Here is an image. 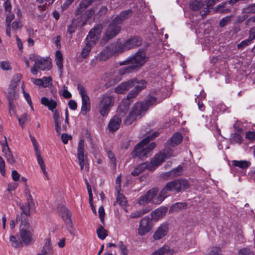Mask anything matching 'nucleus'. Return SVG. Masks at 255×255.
<instances>
[{
	"mask_svg": "<svg viewBox=\"0 0 255 255\" xmlns=\"http://www.w3.org/2000/svg\"><path fill=\"white\" fill-rule=\"evenodd\" d=\"M201 97V99H204L205 98V94L204 93H200V95L197 96V98L195 99L196 101L198 103V108L200 111H204L205 110V107L202 103V102L201 101L199 98Z\"/></svg>",
	"mask_w": 255,
	"mask_h": 255,
	"instance_id": "nucleus-51",
	"label": "nucleus"
},
{
	"mask_svg": "<svg viewBox=\"0 0 255 255\" xmlns=\"http://www.w3.org/2000/svg\"><path fill=\"white\" fill-rule=\"evenodd\" d=\"M148 138H144L138 143L134 147L131 153L132 157H138L140 160H143L151 156L152 150L156 147L155 142H152L149 144Z\"/></svg>",
	"mask_w": 255,
	"mask_h": 255,
	"instance_id": "nucleus-2",
	"label": "nucleus"
},
{
	"mask_svg": "<svg viewBox=\"0 0 255 255\" xmlns=\"http://www.w3.org/2000/svg\"><path fill=\"white\" fill-rule=\"evenodd\" d=\"M56 64L59 69L60 74H62L63 70V55L60 51H57L55 53Z\"/></svg>",
	"mask_w": 255,
	"mask_h": 255,
	"instance_id": "nucleus-33",
	"label": "nucleus"
},
{
	"mask_svg": "<svg viewBox=\"0 0 255 255\" xmlns=\"http://www.w3.org/2000/svg\"><path fill=\"white\" fill-rule=\"evenodd\" d=\"M190 187V184L185 178H180L168 182L160 192L157 202L161 203L168 196V192H175L178 193L184 191Z\"/></svg>",
	"mask_w": 255,
	"mask_h": 255,
	"instance_id": "nucleus-1",
	"label": "nucleus"
},
{
	"mask_svg": "<svg viewBox=\"0 0 255 255\" xmlns=\"http://www.w3.org/2000/svg\"><path fill=\"white\" fill-rule=\"evenodd\" d=\"M232 165L238 167L239 168L245 169L248 168L251 165V163L247 160H233L232 161Z\"/></svg>",
	"mask_w": 255,
	"mask_h": 255,
	"instance_id": "nucleus-35",
	"label": "nucleus"
},
{
	"mask_svg": "<svg viewBox=\"0 0 255 255\" xmlns=\"http://www.w3.org/2000/svg\"><path fill=\"white\" fill-rule=\"evenodd\" d=\"M158 192V188H152L149 190L144 195L139 197L137 203L140 205H144L148 203L157 195Z\"/></svg>",
	"mask_w": 255,
	"mask_h": 255,
	"instance_id": "nucleus-11",
	"label": "nucleus"
},
{
	"mask_svg": "<svg viewBox=\"0 0 255 255\" xmlns=\"http://www.w3.org/2000/svg\"><path fill=\"white\" fill-rule=\"evenodd\" d=\"M148 57L146 56L145 52L139 50L134 55L128 57L125 60L120 63V65L130 64L134 70L143 66L148 60Z\"/></svg>",
	"mask_w": 255,
	"mask_h": 255,
	"instance_id": "nucleus-5",
	"label": "nucleus"
},
{
	"mask_svg": "<svg viewBox=\"0 0 255 255\" xmlns=\"http://www.w3.org/2000/svg\"><path fill=\"white\" fill-rule=\"evenodd\" d=\"M98 238L101 240H104L108 236L107 231L102 226L100 225L97 230Z\"/></svg>",
	"mask_w": 255,
	"mask_h": 255,
	"instance_id": "nucleus-41",
	"label": "nucleus"
},
{
	"mask_svg": "<svg viewBox=\"0 0 255 255\" xmlns=\"http://www.w3.org/2000/svg\"><path fill=\"white\" fill-rule=\"evenodd\" d=\"M157 100L154 97L150 96L148 97L144 103V106H147V110L148 108L152 105H155L157 103Z\"/></svg>",
	"mask_w": 255,
	"mask_h": 255,
	"instance_id": "nucleus-49",
	"label": "nucleus"
},
{
	"mask_svg": "<svg viewBox=\"0 0 255 255\" xmlns=\"http://www.w3.org/2000/svg\"><path fill=\"white\" fill-rule=\"evenodd\" d=\"M144 212H141L140 210L138 211H136L133 213H131L129 216L130 218L131 219L138 218L144 215Z\"/></svg>",
	"mask_w": 255,
	"mask_h": 255,
	"instance_id": "nucleus-64",
	"label": "nucleus"
},
{
	"mask_svg": "<svg viewBox=\"0 0 255 255\" xmlns=\"http://www.w3.org/2000/svg\"><path fill=\"white\" fill-rule=\"evenodd\" d=\"M93 0H82L76 10L77 14L81 13L84 10L92 4Z\"/></svg>",
	"mask_w": 255,
	"mask_h": 255,
	"instance_id": "nucleus-37",
	"label": "nucleus"
},
{
	"mask_svg": "<svg viewBox=\"0 0 255 255\" xmlns=\"http://www.w3.org/2000/svg\"><path fill=\"white\" fill-rule=\"evenodd\" d=\"M222 251L220 247H213L210 248L205 255H221Z\"/></svg>",
	"mask_w": 255,
	"mask_h": 255,
	"instance_id": "nucleus-50",
	"label": "nucleus"
},
{
	"mask_svg": "<svg viewBox=\"0 0 255 255\" xmlns=\"http://www.w3.org/2000/svg\"><path fill=\"white\" fill-rule=\"evenodd\" d=\"M188 205L186 202H177L173 204L170 209L171 212H177L181 210H184L187 208Z\"/></svg>",
	"mask_w": 255,
	"mask_h": 255,
	"instance_id": "nucleus-34",
	"label": "nucleus"
},
{
	"mask_svg": "<svg viewBox=\"0 0 255 255\" xmlns=\"http://www.w3.org/2000/svg\"><path fill=\"white\" fill-rule=\"evenodd\" d=\"M122 80L121 76L119 75L115 68L111 69L106 76L105 81V86L107 88L113 86Z\"/></svg>",
	"mask_w": 255,
	"mask_h": 255,
	"instance_id": "nucleus-9",
	"label": "nucleus"
},
{
	"mask_svg": "<svg viewBox=\"0 0 255 255\" xmlns=\"http://www.w3.org/2000/svg\"><path fill=\"white\" fill-rule=\"evenodd\" d=\"M109 46L114 56L117 55L126 51L124 43H122L120 40L109 45Z\"/></svg>",
	"mask_w": 255,
	"mask_h": 255,
	"instance_id": "nucleus-19",
	"label": "nucleus"
},
{
	"mask_svg": "<svg viewBox=\"0 0 255 255\" xmlns=\"http://www.w3.org/2000/svg\"><path fill=\"white\" fill-rule=\"evenodd\" d=\"M35 155H36V156L37 157V162H38V164H39L41 169H44V167H46V166H45V165L44 164V161L43 160V158H42V157L41 156L40 150L38 151L37 152H35Z\"/></svg>",
	"mask_w": 255,
	"mask_h": 255,
	"instance_id": "nucleus-52",
	"label": "nucleus"
},
{
	"mask_svg": "<svg viewBox=\"0 0 255 255\" xmlns=\"http://www.w3.org/2000/svg\"><path fill=\"white\" fill-rule=\"evenodd\" d=\"M114 103L115 97L112 91H109L103 94L101 97L99 106L100 115L103 117L107 116L114 106Z\"/></svg>",
	"mask_w": 255,
	"mask_h": 255,
	"instance_id": "nucleus-4",
	"label": "nucleus"
},
{
	"mask_svg": "<svg viewBox=\"0 0 255 255\" xmlns=\"http://www.w3.org/2000/svg\"><path fill=\"white\" fill-rule=\"evenodd\" d=\"M7 97L8 100H14L18 97L16 88L9 86L6 93Z\"/></svg>",
	"mask_w": 255,
	"mask_h": 255,
	"instance_id": "nucleus-36",
	"label": "nucleus"
},
{
	"mask_svg": "<svg viewBox=\"0 0 255 255\" xmlns=\"http://www.w3.org/2000/svg\"><path fill=\"white\" fill-rule=\"evenodd\" d=\"M20 237L22 243L28 245L32 240V234L26 229H20L19 231Z\"/></svg>",
	"mask_w": 255,
	"mask_h": 255,
	"instance_id": "nucleus-24",
	"label": "nucleus"
},
{
	"mask_svg": "<svg viewBox=\"0 0 255 255\" xmlns=\"http://www.w3.org/2000/svg\"><path fill=\"white\" fill-rule=\"evenodd\" d=\"M78 90L82 99L81 113L86 116L91 109V103L90 98L84 87L79 84L78 85Z\"/></svg>",
	"mask_w": 255,
	"mask_h": 255,
	"instance_id": "nucleus-7",
	"label": "nucleus"
},
{
	"mask_svg": "<svg viewBox=\"0 0 255 255\" xmlns=\"http://www.w3.org/2000/svg\"><path fill=\"white\" fill-rule=\"evenodd\" d=\"M153 219L149 216H145L140 221L138 234L140 236H143L149 233L153 227Z\"/></svg>",
	"mask_w": 255,
	"mask_h": 255,
	"instance_id": "nucleus-8",
	"label": "nucleus"
},
{
	"mask_svg": "<svg viewBox=\"0 0 255 255\" xmlns=\"http://www.w3.org/2000/svg\"><path fill=\"white\" fill-rule=\"evenodd\" d=\"M165 158L166 154L165 153L160 152L156 154L151 159L150 162H147L148 166H150V171L154 170L155 167L162 164L164 161Z\"/></svg>",
	"mask_w": 255,
	"mask_h": 255,
	"instance_id": "nucleus-14",
	"label": "nucleus"
},
{
	"mask_svg": "<svg viewBox=\"0 0 255 255\" xmlns=\"http://www.w3.org/2000/svg\"><path fill=\"white\" fill-rule=\"evenodd\" d=\"M132 13V11L130 9H128L122 11L119 15L115 18L114 19L115 20V22H116L117 24L121 23L124 20L130 17Z\"/></svg>",
	"mask_w": 255,
	"mask_h": 255,
	"instance_id": "nucleus-31",
	"label": "nucleus"
},
{
	"mask_svg": "<svg viewBox=\"0 0 255 255\" xmlns=\"http://www.w3.org/2000/svg\"><path fill=\"white\" fill-rule=\"evenodd\" d=\"M150 166H148L147 162H144L140 164L131 172V175L133 176H137L140 174L144 171L147 169L150 171Z\"/></svg>",
	"mask_w": 255,
	"mask_h": 255,
	"instance_id": "nucleus-32",
	"label": "nucleus"
},
{
	"mask_svg": "<svg viewBox=\"0 0 255 255\" xmlns=\"http://www.w3.org/2000/svg\"><path fill=\"white\" fill-rule=\"evenodd\" d=\"M176 251L170 248L168 246H163L157 250L153 252L151 255H173Z\"/></svg>",
	"mask_w": 255,
	"mask_h": 255,
	"instance_id": "nucleus-27",
	"label": "nucleus"
},
{
	"mask_svg": "<svg viewBox=\"0 0 255 255\" xmlns=\"http://www.w3.org/2000/svg\"><path fill=\"white\" fill-rule=\"evenodd\" d=\"M141 44V39L140 37L134 36L127 39L124 42L126 50L134 48L139 46Z\"/></svg>",
	"mask_w": 255,
	"mask_h": 255,
	"instance_id": "nucleus-18",
	"label": "nucleus"
},
{
	"mask_svg": "<svg viewBox=\"0 0 255 255\" xmlns=\"http://www.w3.org/2000/svg\"><path fill=\"white\" fill-rule=\"evenodd\" d=\"M123 116V115L120 113L113 116L109 121L108 128H120L122 123Z\"/></svg>",
	"mask_w": 255,
	"mask_h": 255,
	"instance_id": "nucleus-26",
	"label": "nucleus"
},
{
	"mask_svg": "<svg viewBox=\"0 0 255 255\" xmlns=\"http://www.w3.org/2000/svg\"><path fill=\"white\" fill-rule=\"evenodd\" d=\"M131 80H135L133 85L134 88L127 95V98L129 99L136 96L138 93L146 86V82L144 80H138L136 79H133Z\"/></svg>",
	"mask_w": 255,
	"mask_h": 255,
	"instance_id": "nucleus-12",
	"label": "nucleus"
},
{
	"mask_svg": "<svg viewBox=\"0 0 255 255\" xmlns=\"http://www.w3.org/2000/svg\"><path fill=\"white\" fill-rule=\"evenodd\" d=\"M203 5V2L202 0H195L190 3V7L193 10L196 11L200 9Z\"/></svg>",
	"mask_w": 255,
	"mask_h": 255,
	"instance_id": "nucleus-42",
	"label": "nucleus"
},
{
	"mask_svg": "<svg viewBox=\"0 0 255 255\" xmlns=\"http://www.w3.org/2000/svg\"><path fill=\"white\" fill-rule=\"evenodd\" d=\"M29 120V116L27 114H23L18 119L19 123L21 126H22L23 124L28 121Z\"/></svg>",
	"mask_w": 255,
	"mask_h": 255,
	"instance_id": "nucleus-57",
	"label": "nucleus"
},
{
	"mask_svg": "<svg viewBox=\"0 0 255 255\" xmlns=\"http://www.w3.org/2000/svg\"><path fill=\"white\" fill-rule=\"evenodd\" d=\"M34 206H31V205H29L27 203H22L20 204L19 207L21 210L22 211L21 213V215L20 216L28 217L30 216V211L31 209Z\"/></svg>",
	"mask_w": 255,
	"mask_h": 255,
	"instance_id": "nucleus-38",
	"label": "nucleus"
},
{
	"mask_svg": "<svg viewBox=\"0 0 255 255\" xmlns=\"http://www.w3.org/2000/svg\"><path fill=\"white\" fill-rule=\"evenodd\" d=\"M117 201L121 205H125L126 203L125 197L123 194H119L117 198Z\"/></svg>",
	"mask_w": 255,
	"mask_h": 255,
	"instance_id": "nucleus-61",
	"label": "nucleus"
},
{
	"mask_svg": "<svg viewBox=\"0 0 255 255\" xmlns=\"http://www.w3.org/2000/svg\"><path fill=\"white\" fill-rule=\"evenodd\" d=\"M57 101L54 99H49L47 97H42L41 100V104L52 111L55 112L57 106Z\"/></svg>",
	"mask_w": 255,
	"mask_h": 255,
	"instance_id": "nucleus-23",
	"label": "nucleus"
},
{
	"mask_svg": "<svg viewBox=\"0 0 255 255\" xmlns=\"http://www.w3.org/2000/svg\"><path fill=\"white\" fill-rule=\"evenodd\" d=\"M183 167L179 165L172 170L164 173L163 175V178L165 179L174 178L181 175L183 174Z\"/></svg>",
	"mask_w": 255,
	"mask_h": 255,
	"instance_id": "nucleus-22",
	"label": "nucleus"
},
{
	"mask_svg": "<svg viewBox=\"0 0 255 255\" xmlns=\"http://www.w3.org/2000/svg\"><path fill=\"white\" fill-rule=\"evenodd\" d=\"M2 151L4 152L5 156L6 158L7 162L10 164H13L15 163V158L11 153L7 144L6 138L4 136V143L1 144Z\"/></svg>",
	"mask_w": 255,
	"mask_h": 255,
	"instance_id": "nucleus-17",
	"label": "nucleus"
},
{
	"mask_svg": "<svg viewBox=\"0 0 255 255\" xmlns=\"http://www.w3.org/2000/svg\"><path fill=\"white\" fill-rule=\"evenodd\" d=\"M72 136L71 135H69L67 133H62L61 135V139L62 142L64 144H67L69 140H71Z\"/></svg>",
	"mask_w": 255,
	"mask_h": 255,
	"instance_id": "nucleus-58",
	"label": "nucleus"
},
{
	"mask_svg": "<svg viewBox=\"0 0 255 255\" xmlns=\"http://www.w3.org/2000/svg\"><path fill=\"white\" fill-rule=\"evenodd\" d=\"M14 18V14L11 11L8 12L6 16L5 25H10L11 22Z\"/></svg>",
	"mask_w": 255,
	"mask_h": 255,
	"instance_id": "nucleus-55",
	"label": "nucleus"
},
{
	"mask_svg": "<svg viewBox=\"0 0 255 255\" xmlns=\"http://www.w3.org/2000/svg\"><path fill=\"white\" fill-rule=\"evenodd\" d=\"M168 209L165 207H161L151 213V217L155 221L165 216Z\"/></svg>",
	"mask_w": 255,
	"mask_h": 255,
	"instance_id": "nucleus-25",
	"label": "nucleus"
},
{
	"mask_svg": "<svg viewBox=\"0 0 255 255\" xmlns=\"http://www.w3.org/2000/svg\"><path fill=\"white\" fill-rule=\"evenodd\" d=\"M114 56L109 45L106 46L97 56V58L101 61H105Z\"/></svg>",
	"mask_w": 255,
	"mask_h": 255,
	"instance_id": "nucleus-28",
	"label": "nucleus"
},
{
	"mask_svg": "<svg viewBox=\"0 0 255 255\" xmlns=\"http://www.w3.org/2000/svg\"><path fill=\"white\" fill-rule=\"evenodd\" d=\"M29 60L34 62L33 66L31 68V72L33 75L37 74L38 69L43 71L49 70L51 66L50 60L35 54L30 55Z\"/></svg>",
	"mask_w": 255,
	"mask_h": 255,
	"instance_id": "nucleus-6",
	"label": "nucleus"
},
{
	"mask_svg": "<svg viewBox=\"0 0 255 255\" xmlns=\"http://www.w3.org/2000/svg\"><path fill=\"white\" fill-rule=\"evenodd\" d=\"M29 137H30V139L32 143L35 152H37L38 151H39V148H38V144L36 140L35 139V138L31 134H30Z\"/></svg>",
	"mask_w": 255,
	"mask_h": 255,
	"instance_id": "nucleus-60",
	"label": "nucleus"
},
{
	"mask_svg": "<svg viewBox=\"0 0 255 255\" xmlns=\"http://www.w3.org/2000/svg\"><path fill=\"white\" fill-rule=\"evenodd\" d=\"M98 212H99V218H100L101 222L103 224H104L105 212L104 208L103 206H101L99 208Z\"/></svg>",
	"mask_w": 255,
	"mask_h": 255,
	"instance_id": "nucleus-59",
	"label": "nucleus"
},
{
	"mask_svg": "<svg viewBox=\"0 0 255 255\" xmlns=\"http://www.w3.org/2000/svg\"><path fill=\"white\" fill-rule=\"evenodd\" d=\"M102 29V25L98 24L90 31L86 38L85 45L81 54L83 58H85L89 55L91 48L96 43L100 38Z\"/></svg>",
	"mask_w": 255,
	"mask_h": 255,
	"instance_id": "nucleus-3",
	"label": "nucleus"
},
{
	"mask_svg": "<svg viewBox=\"0 0 255 255\" xmlns=\"http://www.w3.org/2000/svg\"><path fill=\"white\" fill-rule=\"evenodd\" d=\"M60 215L65 224L68 227L72 228L73 224L71 220V214L69 210L65 207L60 208Z\"/></svg>",
	"mask_w": 255,
	"mask_h": 255,
	"instance_id": "nucleus-21",
	"label": "nucleus"
},
{
	"mask_svg": "<svg viewBox=\"0 0 255 255\" xmlns=\"http://www.w3.org/2000/svg\"><path fill=\"white\" fill-rule=\"evenodd\" d=\"M119 246H120V249L122 253L124 255H128V251L127 247L123 244L122 241L120 242L119 244Z\"/></svg>",
	"mask_w": 255,
	"mask_h": 255,
	"instance_id": "nucleus-63",
	"label": "nucleus"
},
{
	"mask_svg": "<svg viewBox=\"0 0 255 255\" xmlns=\"http://www.w3.org/2000/svg\"><path fill=\"white\" fill-rule=\"evenodd\" d=\"M51 78L50 77H43L42 78V87H47L50 84H51Z\"/></svg>",
	"mask_w": 255,
	"mask_h": 255,
	"instance_id": "nucleus-56",
	"label": "nucleus"
},
{
	"mask_svg": "<svg viewBox=\"0 0 255 255\" xmlns=\"http://www.w3.org/2000/svg\"><path fill=\"white\" fill-rule=\"evenodd\" d=\"M137 118L135 115H134L130 112L128 116L127 117L126 120L124 121V124L126 126H128L131 125L133 122H134Z\"/></svg>",
	"mask_w": 255,
	"mask_h": 255,
	"instance_id": "nucleus-47",
	"label": "nucleus"
},
{
	"mask_svg": "<svg viewBox=\"0 0 255 255\" xmlns=\"http://www.w3.org/2000/svg\"><path fill=\"white\" fill-rule=\"evenodd\" d=\"M53 251L51 245L50 240L47 239L40 253L37 255H53Z\"/></svg>",
	"mask_w": 255,
	"mask_h": 255,
	"instance_id": "nucleus-29",
	"label": "nucleus"
},
{
	"mask_svg": "<svg viewBox=\"0 0 255 255\" xmlns=\"http://www.w3.org/2000/svg\"><path fill=\"white\" fill-rule=\"evenodd\" d=\"M252 41L249 39V38L246 39L243 41H242L240 43L238 44V48L239 49H242L246 47V46L249 45Z\"/></svg>",
	"mask_w": 255,
	"mask_h": 255,
	"instance_id": "nucleus-62",
	"label": "nucleus"
},
{
	"mask_svg": "<svg viewBox=\"0 0 255 255\" xmlns=\"http://www.w3.org/2000/svg\"><path fill=\"white\" fill-rule=\"evenodd\" d=\"M84 156V140L81 139L78 145L77 156Z\"/></svg>",
	"mask_w": 255,
	"mask_h": 255,
	"instance_id": "nucleus-46",
	"label": "nucleus"
},
{
	"mask_svg": "<svg viewBox=\"0 0 255 255\" xmlns=\"http://www.w3.org/2000/svg\"><path fill=\"white\" fill-rule=\"evenodd\" d=\"M147 106L141 102H136L132 107L130 112L136 117L143 116L147 111Z\"/></svg>",
	"mask_w": 255,
	"mask_h": 255,
	"instance_id": "nucleus-16",
	"label": "nucleus"
},
{
	"mask_svg": "<svg viewBox=\"0 0 255 255\" xmlns=\"http://www.w3.org/2000/svg\"><path fill=\"white\" fill-rule=\"evenodd\" d=\"M116 69V71L118 72V73L119 74V75L122 77V75L129 73L131 72L132 71L134 70V69L132 67L131 65L128 66L126 67H123L121 68H115Z\"/></svg>",
	"mask_w": 255,
	"mask_h": 255,
	"instance_id": "nucleus-43",
	"label": "nucleus"
},
{
	"mask_svg": "<svg viewBox=\"0 0 255 255\" xmlns=\"http://www.w3.org/2000/svg\"><path fill=\"white\" fill-rule=\"evenodd\" d=\"M28 217L17 216L16 219V221H20V229H26L28 230L30 226L28 223Z\"/></svg>",
	"mask_w": 255,
	"mask_h": 255,
	"instance_id": "nucleus-39",
	"label": "nucleus"
},
{
	"mask_svg": "<svg viewBox=\"0 0 255 255\" xmlns=\"http://www.w3.org/2000/svg\"><path fill=\"white\" fill-rule=\"evenodd\" d=\"M185 123L186 122L185 121H183L181 123H180L179 119L177 120L176 118H172L171 119H168L165 120L164 126L166 128L181 127L184 126Z\"/></svg>",
	"mask_w": 255,
	"mask_h": 255,
	"instance_id": "nucleus-30",
	"label": "nucleus"
},
{
	"mask_svg": "<svg viewBox=\"0 0 255 255\" xmlns=\"http://www.w3.org/2000/svg\"><path fill=\"white\" fill-rule=\"evenodd\" d=\"M118 24H117L116 22H115L114 20L109 24L105 32L103 38L106 41H108L110 39L113 38L119 33L121 28L118 25Z\"/></svg>",
	"mask_w": 255,
	"mask_h": 255,
	"instance_id": "nucleus-10",
	"label": "nucleus"
},
{
	"mask_svg": "<svg viewBox=\"0 0 255 255\" xmlns=\"http://www.w3.org/2000/svg\"><path fill=\"white\" fill-rule=\"evenodd\" d=\"M108 157L110 160V163L113 165L114 169H116L117 166V160L114 153L111 150H109L107 152Z\"/></svg>",
	"mask_w": 255,
	"mask_h": 255,
	"instance_id": "nucleus-45",
	"label": "nucleus"
},
{
	"mask_svg": "<svg viewBox=\"0 0 255 255\" xmlns=\"http://www.w3.org/2000/svg\"><path fill=\"white\" fill-rule=\"evenodd\" d=\"M169 231V224L163 223L157 229L153 235V238L155 240H159L165 237Z\"/></svg>",
	"mask_w": 255,
	"mask_h": 255,
	"instance_id": "nucleus-15",
	"label": "nucleus"
},
{
	"mask_svg": "<svg viewBox=\"0 0 255 255\" xmlns=\"http://www.w3.org/2000/svg\"><path fill=\"white\" fill-rule=\"evenodd\" d=\"M230 140L232 144H241L243 141V137L240 133L235 132L231 134Z\"/></svg>",
	"mask_w": 255,
	"mask_h": 255,
	"instance_id": "nucleus-40",
	"label": "nucleus"
},
{
	"mask_svg": "<svg viewBox=\"0 0 255 255\" xmlns=\"http://www.w3.org/2000/svg\"><path fill=\"white\" fill-rule=\"evenodd\" d=\"M183 136L179 132L174 133L164 144L166 147H175L179 145L183 140Z\"/></svg>",
	"mask_w": 255,
	"mask_h": 255,
	"instance_id": "nucleus-13",
	"label": "nucleus"
},
{
	"mask_svg": "<svg viewBox=\"0 0 255 255\" xmlns=\"http://www.w3.org/2000/svg\"><path fill=\"white\" fill-rule=\"evenodd\" d=\"M22 76L20 74H16L14 75L11 79L10 86L16 88L18 83L21 79Z\"/></svg>",
	"mask_w": 255,
	"mask_h": 255,
	"instance_id": "nucleus-44",
	"label": "nucleus"
},
{
	"mask_svg": "<svg viewBox=\"0 0 255 255\" xmlns=\"http://www.w3.org/2000/svg\"><path fill=\"white\" fill-rule=\"evenodd\" d=\"M22 93L23 96L25 98V99L26 100L28 104L30 106L31 109L32 110H33V108L32 104L31 99L30 95L29 94L25 92L24 90V85L22 86Z\"/></svg>",
	"mask_w": 255,
	"mask_h": 255,
	"instance_id": "nucleus-54",
	"label": "nucleus"
},
{
	"mask_svg": "<svg viewBox=\"0 0 255 255\" xmlns=\"http://www.w3.org/2000/svg\"><path fill=\"white\" fill-rule=\"evenodd\" d=\"M238 255H255L253 251L249 248H243L238 252Z\"/></svg>",
	"mask_w": 255,
	"mask_h": 255,
	"instance_id": "nucleus-53",
	"label": "nucleus"
},
{
	"mask_svg": "<svg viewBox=\"0 0 255 255\" xmlns=\"http://www.w3.org/2000/svg\"><path fill=\"white\" fill-rule=\"evenodd\" d=\"M135 80H129L126 82H123L115 89V93L117 94H124L126 93L131 87L133 86Z\"/></svg>",
	"mask_w": 255,
	"mask_h": 255,
	"instance_id": "nucleus-20",
	"label": "nucleus"
},
{
	"mask_svg": "<svg viewBox=\"0 0 255 255\" xmlns=\"http://www.w3.org/2000/svg\"><path fill=\"white\" fill-rule=\"evenodd\" d=\"M10 242H11V246L14 248L19 247L22 246V242L19 239H17L16 237L14 236L10 237Z\"/></svg>",
	"mask_w": 255,
	"mask_h": 255,
	"instance_id": "nucleus-48",
	"label": "nucleus"
}]
</instances>
